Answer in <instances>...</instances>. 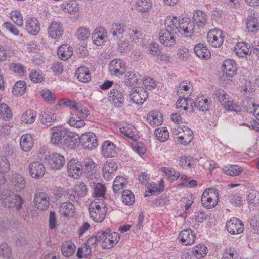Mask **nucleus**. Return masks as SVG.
I'll return each mask as SVG.
<instances>
[{
	"instance_id": "nucleus-1",
	"label": "nucleus",
	"mask_w": 259,
	"mask_h": 259,
	"mask_svg": "<svg viewBox=\"0 0 259 259\" xmlns=\"http://www.w3.org/2000/svg\"><path fill=\"white\" fill-rule=\"evenodd\" d=\"M166 30L174 35L183 34L190 37L195 32V26L193 21L182 19L181 20L176 16H168L165 20Z\"/></svg>"
},
{
	"instance_id": "nucleus-2",
	"label": "nucleus",
	"mask_w": 259,
	"mask_h": 259,
	"mask_svg": "<svg viewBox=\"0 0 259 259\" xmlns=\"http://www.w3.org/2000/svg\"><path fill=\"white\" fill-rule=\"evenodd\" d=\"M107 208L102 199H95L90 204V218L96 222H102L105 218Z\"/></svg>"
},
{
	"instance_id": "nucleus-3",
	"label": "nucleus",
	"mask_w": 259,
	"mask_h": 259,
	"mask_svg": "<svg viewBox=\"0 0 259 259\" xmlns=\"http://www.w3.org/2000/svg\"><path fill=\"white\" fill-rule=\"evenodd\" d=\"M219 200L218 192L214 189H208L203 193L201 201L203 207L211 209L215 207Z\"/></svg>"
},
{
	"instance_id": "nucleus-4",
	"label": "nucleus",
	"mask_w": 259,
	"mask_h": 259,
	"mask_svg": "<svg viewBox=\"0 0 259 259\" xmlns=\"http://www.w3.org/2000/svg\"><path fill=\"white\" fill-rule=\"evenodd\" d=\"M214 98L228 111L239 112L240 110L239 107L229 100V96L222 89H219L215 91Z\"/></svg>"
},
{
	"instance_id": "nucleus-5",
	"label": "nucleus",
	"mask_w": 259,
	"mask_h": 259,
	"mask_svg": "<svg viewBox=\"0 0 259 259\" xmlns=\"http://www.w3.org/2000/svg\"><path fill=\"white\" fill-rule=\"evenodd\" d=\"M2 204L3 206L8 208L15 207L17 210L22 208L23 203V199L19 195L9 192L8 195L2 196Z\"/></svg>"
},
{
	"instance_id": "nucleus-6",
	"label": "nucleus",
	"mask_w": 259,
	"mask_h": 259,
	"mask_svg": "<svg viewBox=\"0 0 259 259\" xmlns=\"http://www.w3.org/2000/svg\"><path fill=\"white\" fill-rule=\"evenodd\" d=\"M50 131L51 132V142L54 145L60 144L62 140H64L68 133V130L61 125L51 128Z\"/></svg>"
},
{
	"instance_id": "nucleus-7",
	"label": "nucleus",
	"mask_w": 259,
	"mask_h": 259,
	"mask_svg": "<svg viewBox=\"0 0 259 259\" xmlns=\"http://www.w3.org/2000/svg\"><path fill=\"white\" fill-rule=\"evenodd\" d=\"M79 143L84 149L92 150L98 145L96 135L91 132L85 133L79 137Z\"/></svg>"
},
{
	"instance_id": "nucleus-8",
	"label": "nucleus",
	"mask_w": 259,
	"mask_h": 259,
	"mask_svg": "<svg viewBox=\"0 0 259 259\" xmlns=\"http://www.w3.org/2000/svg\"><path fill=\"white\" fill-rule=\"evenodd\" d=\"M207 40L212 46L217 48L223 44L224 36L221 30L214 29L210 30L208 32Z\"/></svg>"
},
{
	"instance_id": "nucleus-9",
	"label": "nucleus",
	"mask_w": 259,
	"mask_h": 259,
	"mask_svg": "<svg viewBox=\"0 0 259 259\" xmlns=\"http://www.w3.org/2000/svg\"><path fill=\"white\" fill-rule=\"evenodd\" d=\"M34 203L35 207L39 210H46L50 205V197L44 192H39L36 194Z\"/></svg>"
},
{
	"instance_id": "nucleus-10",
	"label": "nucleus",
	"mask_w": 259,
	"mask_h": 259,
	"mask_svg": "<svg viewBox=\"0 0 259 259\" xmlns=\"http://www.w3.org/2000/svg\"><path fill=\"white\" fill-rule=\"evenodd\" d=\"M227 231L231 234H238L244 230L243 222L237 218H233L226 223Z\"/></svg>"
},
{
	"instance_id": "nucleus-11",
	"label": "nucleus",
	"mask_w": 259,
	"mask_h": 259,
	"mask_svg": "<svg viewBox=\"0 0 259 259\" xmlns=\"http://www.w3.org/2000/svg\"><path fill=\"white\" fill-rule=\"evenodd\" d=\"M110 71L116 76L123 75L126 71V65L124 62L120 59H115L110 62Z\"/></svg>"
},
{
	"instance_id": "nucleus-12",
	"label": "nucleus",
	"mask_w": 259,
	"mask_h": 259,
	"mask_svg": "<svg viewBox=\"0 0 259 259\" xmlns=\"http://www.w3.org/2000/svg\"><path fill=\"white\" fill-rule=\"evenodd\" d=\"M108 101L116 107H120L124 102L123 94L118 90L113 89L108 93Z\"/></svg>"
},
{
	"instance_id": "nucleus-13",
	"label": "nucleus",
	"mask_w": 259,
	"mask_h": 259,
	"mask_svg": "<svg viewBox=\"0 0 259 259\" xmlns=\"http://www.w3.org/2000/svg\"><path fill=\"white\" fill-rule=\"evenodd\" d=\"M28 169L30 176L35 179L41 178L44 175L46 170L44 164L39 161L31 162L29 165Z\"/></svg>"
},
{
	"instance_id": "nucleus-14",
	"label": "nucleus",
	"mask_w": 259,
	"mask_h": 259,
	"mask_svg": "<svg viewBox=\"0 0 259 259\" xmlns=\"http://www.w3.org/2000/svg\"><path fill=\"white\" fill-rule=\"evenodd\" d=\"M64 29L61 23L53 21L50 24L48 33L49 36L53 39H57L61 38Z\"/></svg>"
},
{
	"instance_id": "nucleus-15",
	"label": "nucleus",
	"mask_w": 259,
	"mask_h": 259,
	"mask_svg": "<svg viewBox=\"0 0 259 259\" xmlns=\"http://www.w3.org/2000/svg\"><path fill=\"white\" fill-rule=\"evenodd\" d=\"M176 35L166 29H163L159 33V39L164 46L171 47L175 44Z\"/></svg>"
},
{
	"instance_id": "nucleus-16",
	"label": "nucleus",
	"mask_w": 259,
	"mask_h": 259,
	"mask_svg": "<svg viewBox=\"0 0 259 259\" xmlns=\"http://www.w3.org/2000/svg\"><path fill=\"white\" fill-rule=\"evenodd\" d=\"M83 171L82 166L75 159H72L68 163L67 172L70 177L78 178L82 175Z\"/></svg>"
},
{
	"instance_id": "nucleus-17",
	"label": "nucleus",
	"mask_w": 259,
	"mask_h": 259,
	"mask_svg": "<svg viewBox=\"0 0 259 259\" xmlns=\"http://www.w3.org/2000/svg\"><path fill=\"white\" fill-rule=\"evenodd\" d=\"M148 96L147 92L144 88H138L130 94L131 99L137 104H142Z\"/></svg>"
},
{
	"instance_id": "nucleus-18",
	"label": "nucleus",
	"mask_w": 259,
	"mask_h": 259,
	"mask_svg": "<svg viewBox=\"0 0 259 259\" xmlns=\"http://www.w3.org/2000/svg\"><path fill=\"white\" fill-rule=\"evenodd\" d=\"M195 234L191 229H188L182 230L179 235L180 242L185 245L193 244L195 240Z\"/></svg>"
},
{
	"instance_id": "nucleus-19",
	"label": "nucleus",
	"mask_w": 259,
	"mask_h": 259,
	"mask_svg": "<svg viewBox=\"0 0 259 259\" xmlns=\"http://www.w3.org/2000/svg\"><path fill=\"white\" fill-rule=\"evenodd\" d=\"M102 154L105 157H115L117 155L116 145L110 141L104 142L102 145Z\"/></svg>"
},
{
	"instance_id": "nucleus-20",
	"label": "nucleus",
	"mask_w": 259,
	"mask_h": 259,
	"mask_svg": "<svg viewBox=\"0 0 259 259\" xmlns=\"http://www.w3.org/2000/svg\"><path fill=\"white\" fill-rule=\"evenodd\" d=\"M120 235L117 232L109 233L102 242V246L104 249H110L117 243Z\"/></svg>"
},
{
	"instance_id": "nucleus-21",
	"label": "nucleus",
	"mask_w": 259,
	"mask_h": 259,
	"mask_svg": "<svg viewBox=\"0 0 259 259\" xmlns=\"http://www.w3.org/2000/svg\"><path fill=\"white\" fill-rule=\"evenodd\" d=\"M107 35L106 30L103 27L95 29L92 34V39L97 46H100L106 41Z\"/></svg>"
},
{
	"instance_id": "nucleus-22",
	"label": "nucleus",
	"mask_w": 259,
	"mask_h": 259,
	"mask_svg": "<svg viewBox=\"0 0 259 259\" xmlns=\"http://www.w3.org/2000/svg\"><path fill=\"white\" fill-rule=\"evenodd\" d=\"M65 163V158L59 153H53L51 155L49 163L51 167L55 169H60Z\"/></svg>"
},
{
	"instance_id": "nucleus-23",
	"label": "nucleus",
	"mask_w": 259,
	"mask_h": 259,
	"mask_svg": "<svg viewBox=\"0 0 259 259\" xmlns=\"http://www.w3.org/2000/svg\"><path fill=\"white\" fill-rule=\"evenodd\" d=\"M26 29L28 33L36 35L40 31V24L38 20L35 18L28 19L26 23Z\"/></svg>"
},
{
	"instance_id": "nucleus-24",
	"label": "nucleus",
	"mask_w": 259,
	"mask_h": 259,
	"mask_svg": "<svg viewBox=\"0 0 259 259\" xmlns=\"http://www.w3.org/2000/svg\"><path fill=\"white\" fill-rule=\"evenodd\" d=\"M193 19L198 28H203L207 22V16L204 12L197 10L194 12Z\"/></svg>"
},
{
	"instance_id": "nucleus-25",
	"label": "nucleus",
	"mask_w": 259,
	"mask_h": 259,
	"mask_svg": "<svg viewBox=\"0 0 259 259\" xmlns=\"http://www.w3.org/2000/svg\"><path fill=\"white\" fill-rule=\"evenodd\" d=\"M11 182L14 189L16 191H21L23 190L26 185L24 178L18 174L12 175Z\"/></svg>"
},
{
	"instance_id": "nucleus-26",
	"label": "nucleus",
	"mask_w": 259,
	"mask_h": 259,
	"mask_svg": "<svg viewBox=\"0 0 259 259\" xmlns=\"http://www.w3.org/2000/svg\"><path fill=\"white\" fill-rule=\"evenodd\" d=\"M73 54V49L69 44H65L61 45L58 49L57 55L62 60H68Z\"/></svg>"
},
{
	"instance_id": "nucleus-27",
	"label": "nucleus",
	"mask_w": 259,
	"mask_h": 259,
	"mask_svg": "<svg viewBox=\"0 0 259 259\" xmlns=\"http://www.w3.org/2000/svg\"><path fill=\"white\" fill-rule=\"evenodd\" d=\"M117 168L118 166L116 163L113 161L109 162L104 165L103 168L104 178L107 180L111 179L114 175V172L117 170Z\"/></svg>"
},
{
	"instance_id": "nucleus-28",
	"label": "nucleus",
	"mask_w": 259,
	"mask_h": 259,
	"mask_svg": "<svg viewBox=\"0 0 259 259\" xmlns=\"http://www.w3.org/2000/svg\"><path fill=\"white\" fill-rule=\"evenodd\" d=\"M223 72L226 74L227 77H232L236 74L237 67L235 62L232 60H227L224 62L223 64Z\"/></svg>"
},
{
	"instance_id": "nucleus-29",
	"label": "nucleus",
	"mask_w": 259,
	"mask_h": 259,
	"mask_svg": "<svg viewBox=\"0 0 259 259\" xmlns=\"http://www.w3.org/2000/svg\"><path fill=\"white\" fill-rule=\"evenodd\" d=\"M75 76L80 82L87 83L91 78L89 69L84 67L80 66L76 71Z\"/></svg>"
},
{
	"instance_id": "nucleus-30",
	"label": "nucleus",
	"mask_w": 259,
	"mask_h": 259,
	"mask_svg": "<svg viewBox=\"0 0 259 259\" xmlns=\"http://www.w3.org/2000/svg\"><path fill=\"white\" fill-rule=\"evenodd\" d=\"M34 145L32 137L31 135L25 134L22 136L20 141L21 149L25 152L29 151Z\"/></svg>"
},
{
	"instance_id": "nucleus-31",
	"label": "nucleus",
	"mask_w": 259,
	"mask_h": 259,
	"mask_svg": "<svg viewBox=\"0 0 259 259\" xmlns=\"http://www.w3.org/2000/svg\"><path fill=\"white\" fill-rule=\"evenodd\" d=\"M194 51L198 57L203 59H208L211 56L210 51L203 44L196 45L194 48Z\"/></svg>"
},
{
	"instance_id": "nucleus-32",
	"label": "nucleus",
	"mask_w": 259,
	"mask_h": 259,
	"mask_svg": "<svg viewBox=\"0 0 259 259\" xmlns=\"http://www.w3.org/2000/svg\"><path fill=\"white\" fill-rule=\"evenodd\" d=\"M78 140H79L78 135L68 131V133L64 138V143L70 149H73L76 147Z\"/></svg>"
},
{
	"instance_id": "nucleus-33",
	"label": "nucleus",
	"mask_w": 259,
	"mask_h": 259,
	"mask_svg": "<svg viewBox=\"0 0 259 259\" xmlns=\"http://www.w3.org/2000/svg\"><path fill=\"white\" fill-rule=\"evenodd\" d=\"M147 120L153 126L160 125L162 122L161 114L158 111H153L148 115Z\"/></svg>"
},
{
	"instance_id": "nucleus-34",
	"label": "nucleus",
	"mask_w": 259,
	"mask_h": 259,
	"mask_svg": "<svg viewBox=\"0 0 259 259\" xmlns=\"http://www.w3.org/2000/svg\"><path fill=\"white\" fill-rule=\"evenodd\" d=\"M74 210V205L68 202L61 203L59 208V213L64 217H68L70 213L73 214Z\"/></svg>"
},
{
	"instance_id": "nucleus-35",
	"label": "nucleus",
	"mask_w": 259,
	"mask_h": 259,
	"mask_svg": "<svg viewBox=\"0 0 259 259\" xmlns=\"http://www.w3.org/2000/svg\"><path fill=\"white\" fill-rule=\"evenodd\" d=\"M234 52L239 57H244L250 52L248 44L243 42H238L235 45Z\"/></svg>"
},
{
	"instance_id": "nucleus-36",
	"label": "nucleus",
	"mask_w": 259,
	"mask_h": 259,
	"mask_svg": "<svg viewBox=\"0 0 259 259\" xmlns=\"http://www.w3.org/2000/svg\"><path fill=\"white\" fill-rule=\"evenodd\" d=\"M75 246L71 241L64 242L61 246L62 254L66 257L70 256L75 252Z\"/></svg>"
},
{
	"instance_id": "nucleus-37",
	"label": "nucleus",
	"mask_w": 259,
	"mask_h": 259,
	"mask_svg": "<svg viewBox=\"0 0 259 259\" xmlns=\"http://www.w3.org/2000/svg\"><path fill=\"white\" fill-rule=\"evenodd\" d=\"M126 184L127 181L123 177H116L113 185L114 192L116 194L119 193L121 190L126 187Z\"/></svg>"
},
{
	"instance_id": "nucleus-38",
	"label": "nucleus",
	"mask_w": 259,
	"mask_h": 259,
	"mask_svg": "<svg viewBox=\"0 0 259 259\" xmlns=\"http://www.w3.org/2000/svg\"><path fill=\"white\" fill-rule=\"evenodd\" d=\"M36 113L32 110L26 111L22 115L21 121L26 124L33 123L36 119Z\"/></svg>"
},
{
	"instance_id": "nucleus-39",
	"label": "nucleus",
	"mask_w": 259,
	"mask_h": 259,
	"mask_svg": "<svg viewBox=\"0 0 259 259\" xmlns=\"http://www.w3.org/2000/svg\"><path fill=\"white\" fill-rule=\"evenodd\" d=\"M207 250V248L204 245L198 244L192 249L191 253L196 258L200 259L206 255Z\"/></svg>"
},
{
	"instance_id": "nucleus-40",
	"label": "nucleus",
	"mask_w": 259,
	"mask_h": 259,
	"mask_svg": "<svg viewBox=\"0 0 259 259\" xmlns=\"http://www.w3.org/2000/svg\"><path fill=\"white\" fill-rule=\"evenodd\" d=\"M95 164L91 160L89 159H85L83 162V167H82L83 171L86 173H91L90 177L93 179V177H96L95 176L94 171H95Z\"/></svg>"
},
{
	"instance_id": "nucleus-41",
	"label": "nucleus",
	"mask_w": 259,
	"mask_h": 259,
	"mask_svg": "<svg viewBox=\"0 0 259 259\" xmlns=\"http://www.w3.org/2000/svg\"><path fill=\"white\" fill-rule=\"evenodd\" d=\"M70 126L76 128H81L85 125V122L76 114H71V117L68 122Z\"/></svg>"
},
{
	"instance_id": "nucleus-42",
	"label": "nucleus",
	"mask_w": 259,
	"mask_h": 259,
	"mask_svg": "<svg viewBox=\"0 0 259 259\" xmlns=\"http://www.w3.org/2000/svg\"><path fill=\"white\" fill-rule=\"evenodd\" d=\"M155 136L160 142L166 141L169 137V133L166 127H159L155 130Z\"/></svg>"
},
{
	"instance_id": "nucleus-43",
	"label": "nucleus",
	"mask_w": 259,
	"mask_h": 259,
	"mask_svg": "<svg viewBox=\"0 0 259 259\" xmlns=\"http://www.w3.org/2000/svg\"><path fill=\"white\" fill-rule=\"evenodd\" d=\"M151 6L150 0H138L136 4L137 9L141 12H148Z\"/></svg>"
},
{
	"instance_id": "nucleus-44",
	"label": "nucleus",
	"mask_w": 259,
	"mask_h": 259,
	"mask_svg": "<svg viewBox=\"0 0 259 259\" xmlns=\"http://www.w3.org/2000/svg\"><path fill=\"white\" fill-rule=\"evenodd\" d=\"M0 116L2 119L9 120L12 116V111L10 107L5 103L0 104Z\"/></svg>"
},
{
	"instance_id": "nucleus-45",
	"label": "nucleus",
	"mask_w": 259,
	"mask_h": 259,
	"mask_svg": "<svg viewBox=\"0 0 259 259\" xmlns=\"http://www.w3.org/2000/svg\"><path fill=\"white\" fill-rule=\"evenodd\" d=\"M92 186L94 187L96 199H101L104 197L106 187L103 184L99 183H94Z\"/></svg>"
},
{
	"instance_id": "nucleus-46",
	"label": "nucleus",
	"mask_w": 259,
	"mask_h": 259,
	"mask_svg": "<svg viewBox=\"0 0 259 259\" xmlns=\"http://www.w3.org/2000/svg\"><path fill=\"white\" fill-rule=\"evenodd\" d=\"M124 31L123 26L118 24H113L110 29V32L114 37H116L117 39L122 38L121 36Z\"/></svg>"
},
{
	"instance_id": "nucleus-47",
	"label": "nucleus",
	"mask_w": 259,
	"mask_h": 259,
	"mask_svg": "<svg viewBox=\"0 0 259 259\" xmlns=\"http://www.w3.org/2000/svg\"><path fill=\"white\" fill-rule=\"evenodd\" d=\"M56 120V115L53 112L45 111L42 115V123L47 126L51 125V122Z\"/></svg>"
},
{
	"instance_id": "nucleus-48",
	"label": "nucleus",
	"mask_w": 259,
	"mask_h": 259,
	"mask_svg": "<svg viewBox=\"0 0 259 259\" xmlns=\"http://www.w3.org/2000/svg\"><path fill=\"white\" fill-rule=\"evenodd\" d=\"M122 199L123 203L129 206L132 205L135 201L134 195L129 190L123 191Z\"/></svg>"
},
{
	"instance_id": "nucleus-49",
	"label": "nucleus",
	"mask_w": 259,
	"mask_h": 259,
	"mask_svg": "<svg viewBox=\"0 0 259 259\" xmlns=\"http://www.w3.org/2000/svg\"><path fill=\"white\" fill-rule=\"evenodd\" d=\"M246 27L250 32L257 31L259 28V24L257 19L252 16L249 17L246 23Z\"/></svg>"
},
{
	"instance_id": "nucleus-50",
	"label": "nucleus",
	"mask_w": 259,
	"mask_h": 259,
	"mask_svg": "<svg viewBox=\"0 0 259 259\" xmlns=\"http://www.w3.org/2000/svg\"><path fill=\"white\" fill-rule=\"evenodd\" d=\"M254 101L250 97L246 98L243 102V108L248 113H252L253 110L256 106Z\"/></svg>"
},
{
	"instance_id": "nucleus-51",
	"label": "nucleus",
	"mask_w": 259,
	"mask_h": 259,
	"mask_svg": "<svg viewBox=\"0 0 259 259\" xmlns=\"http://www.w3.org/2000/svg\"><path fill=\"white\" fill-rule=\"evenodd\" d=\"M12 250L11 247L6 243L0 245V257L10 259L12 256Z\"/></svg>"
},
{
	"instance_id": "nucleus-52",
	"label": "nucleus",
	"mask_w": 259,
	"mask_h": 259,
	"mask_svg": "<svg viewBox=\"0 0 259 259\" xmlns=\"http://www.w3.org/2000/svg\"><path fill=\"white\" fill-rule=\"evenodd\" d=\"M10 14L12 20L16 25H17L19 27H21L23 25V17L22 15L19 11L17 10L12 11Z\"/></svg>"
},
{
	"instance_id": "nucleus-53",
	"label": "nucleus",
	"mask_w": 259,
	"mask_h": 259,
	"mask_svg": "<svg viewBox=\"0 0 259 259\" xmlns=\"http://www.w3.org/2000/svg\"><path fill=\"white\" fill-rule=\"evenodd\" d=\"M75 192L79 198L84 197L88 193L87 186L83 182H79L74 186Z\"/></svg>"
},
{
	"instance_id": "nucleus-54",
	"label": "nucleus",
	"mask_w": 259,
	"mask_h": 259,
	"mask_svg": "<svg viewBox=\"0 0 259 259\" xmlns=\"http://www.w3.org/2000/svg\"><path fill=\"white\" fill-rule=\"evenodd\" d=\"M196 100L197 108L199 111H205L209 110L210 103L208 99H203L202 98H198L196 99Z\"/></svg>"
},
{
	"instance_id": "nucleus-55",
	"label": "nucleus",
	"mask_w": 259,
	"mask_h": 259,
	"mask_svg": "<svg viewBox=\"0 0 259 259\" xmlns=\"http://www.w3.org/2000/svg\"><path fill=\"white\" fill-rule=\"evenodd\" d=\"M44 100L48 103H54L55 101V96L53 93L48 89H44L40 92Z\"/></svg>"
},
{
	"instance_id": "nucleus-56",
	"label": "nucleus",
	"mask_w": 259,
	"mask_h": 259,
	"mask_svg": "<svg viewBox=\"0 0 259 259\" xmlns=\"http://www.w3.org/2000/svg\"><path fill=\"white\" fill-rule=\"evenodd\" d=\"M10 169V163L7 158L4 155H0V172L4 174Z\"/></svg>"
},
{
	"instance_id": "nucleus-57",
	"label": "nucleus",
	"mask_w": 259,
	"mask_h": 259,
	"mask_svg": "<svg viewBox=\"0 0 259 259\" xmlns=\"http://www.w3.org/2000/svg\"><path fill=\"white\" fill-rule=\"evenodd\" d=\"M26 88V84L24 81H18L15 84L13 88V93L15 95H22L24 94Z\"/></svg>"
},
{
	"instance_id": "nucleus-58",
	"label": "nucleus",
	"mask_w": 259,
	"mask_h": 259,
	"mask_svg": "<svg viewBox=\"0 0 259 259\" xmlns=\"http://www.w3.org/2000/svg\"><path fill=\"white\" fill-rule=\"evenodd\" d=\"M124 81L126 85H135L138 82L137 75L133 72H128L125 76Z\"/></svg>"
},
{
	"instance_id": "nucleus-59",
	"label": "nucleus",
	"mask_w": 259,
	"mask_h": 259,
	"mask_svg": "<svg viewBox=\"0 0 259 259\" xmlns=\"http://www.w3.org/2000/svg\"><path fill=\"white\" fill-rule=\"evenodd\" d=\"M243 171V168L238 165H231L227 170H224L226 174L231 176L239 175Z\"/></svg>"
},
{
	"instance_id": "nucleus-60",
	"label": "nucleus",
	"mask_w": 259,
	"mask_h": 259,
	"mask_svg": "<svg viewBox=\"0 0 259 259\" xmlns=\"http://www.w3.org/2000/svg\"><path fill=\"white\" fill-rule=\"evenodd\" d=\"M238 257L237 251L234 248H229L225 250L222 259H236Z\"/></svg>"
},
{
	"instance_id": "nucleus-61",
	"label": "nucleus",
	"mask_w": 259,
	"mask_h": 259,
	"mask_svg": "<svg viewBox=\"0 0 259 259\" xmlns=\"http://www.w3.org/2000/svg\"><path fill=\"white\" fill-rule=\"evenodd\" d=\"M194 161L193 157L191 156H182L179 160V164L183 168L191 167L192 162Z\"/></svg>"
},
{
	"instance_id": "nucleus-62",
	"label": "nucleus",
	"mask_w": 259,
	"mask_h": 259,
	"mask_svg": "<svg viewBox=\"0 0 259 259\" xmlns=\"http://www.w3.org/2000/svg\"><path fill=\"white\" fill-rule=\"evenodd\" d=\"M76 35L78 39L84 41L89 37L90 33L87 28L81 27L78 30Z\"/></svg>"
},
{
	"instance_id": "nucleus-63",
	"label": "nucleus",
	"mask_w": 259,
	"mask_h": 259,
	"mask_svg": "<svg viewBox=\"0 0 259 259\" xmlns=\"http://www.w3.org/2000/svg\"><path fill=\"white\" fill-rule=\"evenodd\" d=\"M149 53L152 55H160L161 48L158 44L151 43L148 46Z\"/></svg>"
},
{
	"instance_id": "nucleus-64",
	"label": "nucleus",
	"mask_w": 259,
	"mask_h": 259,
	"mask_svg": "<svg viewBox=\"0 0 259 259\" xmlns=\"http://www.w3.org/2000/svg\"><path fill=\"white\" fill-rule=\"evenodd\" d=\"M230 202L233 205L239 206L241 205L242 197L238 194H231L228 196Z\"/></svg>"
}]
</instances>
